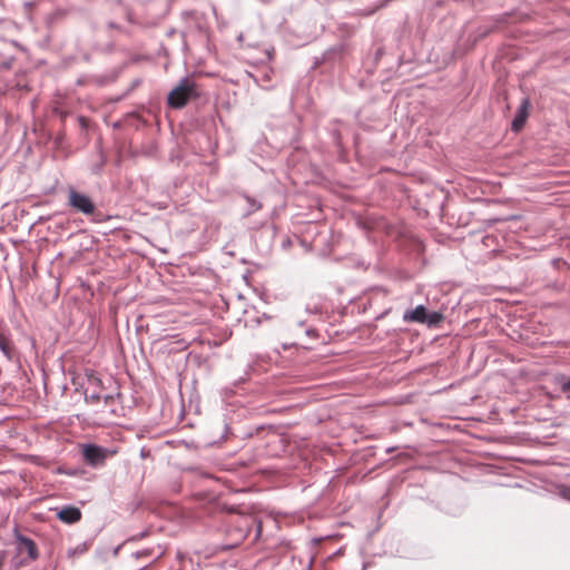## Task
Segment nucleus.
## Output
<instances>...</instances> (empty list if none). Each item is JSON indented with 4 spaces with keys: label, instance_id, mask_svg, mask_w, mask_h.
<instances>
[{
    "label": "nucleus",
    "instance_id": "4",
    "mask_svg": "<svg viewBox=\"0 0 570 570\" xmlns=\"http://www.w3.org/2000/svg\"><path fill=\"white\" fill-rule=\"evenodd\" d=\"M82 456L88 464L97 466L102 464L106 460L107 450L96 444H85L82 448Z\"/></svg>",
    "mask_w": 570,
    "mask_h": 570
},
{
    "label": "nucleus",
    "instance_id": "9",
    "mask_svg": "<svg viewBox=\"0 0 570 570\" xmlns=\"http://www.w3.org/2000/svg\"><path fill=\"white\" fill-rule=\"evenodd\" d=\"M87 551H88V543L87 542H81V543H78L73 548H69L68 551H67V556H68V558L75 559V558H77L79 556H82Z\"/></svg>",
    "mask_w": 570,
    "mask_h": 570
},
{
    "label": "nucleus",
    "instance_id": "13",
    "mask_svg": "<svg viewBox=\"0 0 570 570\" xmlns=\"http://www.w3.org/2000/svg\"><path fill=\"white\" fill-rule=\"evenodd\" d=\"M111 399H112L111 395H105L104 396L105 403H108Z\"/></svg>",
    "mask_w": 570,
    "mask_h": 570
},
{
    "label": "nucleus",
    "instance_id": "12",
    "mask_svg": "<svg viewBox=\"0 0 570 570\" xmlns=\"http://www.w3.org/2000/svg\"><path fill=\"white\" fill-rule=\"evenodd\" d=\"M562 391L570 392V376L562 383Z\"/></svg>",
    "mask_w": 570,
    "mask_h": 570
},
{
    "label": "nucleus",
    "instance_id": "7",
    "mask_svg": "<svg viewBox=\"0 0 570 570\" xmlns=\"http://www.w3.org/2000/svg\"><path fill=\"white\" fill-rule=\"evenodd\" d=\"M528 108H529V100L523 99L519 107L518 114L515 115V117L513 118L512 124H511V129L513 131H519L523 127V125L527 120V117H528Z\"/></svg>",
    "mask_w": 570,
    "mask_h": 570
},
{
    "label": "nucleus",
    "instance_id": "14",
    "mask_svg": "<svg viewBox=\"0 0 570 570\" xmlns=\"http://www.w3.org/2000/svg\"><path fill=\"white\" fill-rule=\"evenodd\" d=\"M259 1H261V2H263V3H267V2H269L271 0H259Z\"/></svg>",
    "mask_w": 570,
    "mask_h": 570
},
{
    "label": "nucleus",
    "instance_id": "15",
    "mask_svg": "<svg viewBox=\"0 0 570 570\" xmlns=\"http://www.w3.org/2000/svg\"><path fill=\"white\" fill-rule=\"evenodd\" d=\"M568 492H570V490L563 491V495H567Z\"/></svg>",
    "mask_w": 570,
    "mask_h": 570
},
{
    "label": "nucleus",
    "instance_id": "3",
    "mask_svg": "<svg viewBox=\"0 0 570 570\" xmlns=\"http://www.w3.org/2000/svg\"><path fill=\"white\" fill-rule=\"evenodd\" d=\"M67 205L76 213H80L86 216H90L95 213L96 206L92 199L75 189L73 187L68 188Z\"/></svg>",
    "mask_w": 570,
    "mask_h": 570
},
{
    "label": "nucleus",
    "instance_id": "10",
    "mask_svg": "<svg viewBox=\"0 0 570 570\" xmlns=\"http://www.w3.org/2000/svg\"><path fill=\"white\" fill-rule=\"evenodd\" d=\"M11 345L10 342L4 337L0 335V351L8 357H11Z\"/></svg>",
    "mask_w": 570,
    "mask_h": 570
},
{
    "label": "nucleus",
    "instance_id": "5",
    "mask_svg": "<svg viewBox=\"0 0 570 570\" xmlns=\"http://www.w3.org/2000/svg\"><path fill=\"white\" fill-rule=\"evenodd\" d=\"M16 543L17 550L20 554L27 553L31 561L37 560L39 558L37 544L32 539L17 532Z\"/></svg>",
    "mask_w": 570,
    "mask_h": 570
},
{
    "label": "nucleus",
    "instance_id": "11",
    "mask_svg": "<svg viewBox=\"0 0 570 570\" xmlns=\"http://www.w3.org/2000/svg\"><path fill=\"white\" fill-rule=\"evenodd\" d=\"M85 400L89 404H95L100 400V395L98 393H85Z\"/></svg>",
    "mask_w": 570,
    "mask_h": 570
},
{
    "label": "nucleus",
    "instance_id": "6",
    "mask_svg": "<svg viewBox=\"0 0 570 570\" xmlns=\"http://www.w3.org/2000/svg\"><path fill=\"white\" fill-rule=\"evenodd\" d=\"M57 518L67 524H72L81 519V511L77 507L65 505L57 511Z\"/></svg>",
    "mask_w": 570,
    "mask_h": 570
},
{
    "label": "nucleus",
    "instance_id": "8",
    "mask_svg": "<svg viewBox=\"0 0 570 570\" xmlns=\"http://www.w3.org/2000/svg\"><path fill=\"white\" fill-rule=\"evenodd\" d=\"M243 197L247 203V209L245 212V216H249L262 208V204L254 197H252L247 194H244Z\"/></svg>",
    "mask_w": 570,
    "mask_h": 570
},
{
    "label": "nucleus",
    "instance_id": "1",
    "mask_svg": "<svg viewBox=\"0 0 570 570\" xmlns=\"http://www.w3.org/2000/svg\"><path fill=\"white\" fill-rule=\"evenodd\" d=\"M196 96V83L190 78L184 77L168 94L167 104L171 108L180 109L189 101L190 98Z\"/></svg>",
    "mask_w": 570,
    "mask_h": 570
},
{
    "label": "nucleus",
    "instance_id": "2",
    "mask_svg": "<svg viewBox=\"0 0 570 570\" xmlns=\"http://www.w3.org/2000/svg\"><path fill=\"white\" fill-rule=\"evenodd\" d=\"M402 318L405 323L426 324L432 327L443 320V315L439 312H428L424 305H417L413 309L405 311Z\"/></svg>",
    "mask_w": 570,
    "mask_h": 570
}]
</instances>
